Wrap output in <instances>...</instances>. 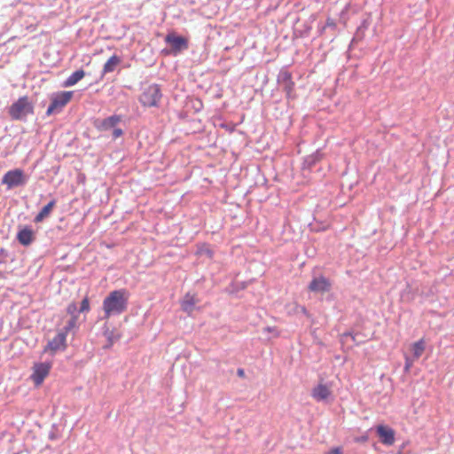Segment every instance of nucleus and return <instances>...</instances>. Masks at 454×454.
Returning <instances> with one entry per match:
<instances>
[{
    "instance_id": "f257e3e1",
    "label": "nucleus",
    "mask_w": 454,
    "mask_h": 454,
    "mask_svg": "<svg viewBox=\"0 0 454 454\" xmlns=\"http://www.w3.org/2000/svg\"><path fill=\"white\" fill-rule=\"evenodd\" d=\"M129 294L126 289L114 290L104 299L102 308L105 318L120 315L128 309Z\"/></svg>"
},
{
    "instance_id": "f03ea898",
    "label": "nucleus",
    "mask_w": 454,
    "mask_h": 454,
    "mask_svg": "<svg viewBox=\"0 0 454 454\" xmlns=\"http://www.w3.org/2000/svg\"><path fill=\"white\" fill-rule=\"evenodd\" d=\"M33 114V106L27 97L20 98L9 108V114L13 120H21Z\"/></svg>"
},
{
    "instance_id": "7ed1b4c3",
    "label": "nucleus",
    "mask_w": 454,
    "mask_h": 454,
    "mask_svg": "<svg viewBox=\"0 0 454 454\" xmlns=\"http://www.w3.org/2000/svg\"><path fill=\"white\" fill-rule=\"evenodd\" d=\"M161 96L160 87L157 84H152L143 91L139 101L145 107L157 106Z\"/></svg>"
},
{
    "instance_id": "20e7f679",
    "label": "nucleus",
    "mask_w": 454,
    "mask_h": 454,
    "mask_svg": "<svg viewBox=\"0 0 454 454\" xmlns=\"http://www.w3.org/2000/svg\"><path fill=\"white\" fill-rule=\"evenodd\" d=\"M73 97L72 91H62L51 98V103L49 106L46 114L48 116L61 111V109L71 100Z\"/></svg>"
},
{
    "instance_id": "39448f33",
    "label": "nucleus",
    "mask_w": 454,
    "mask_h": 454,
    "mask_svg": "<svg viewBox=\"0 0 454 454\" xmlns=\"http://www.w3.org/2000/svg\"><path fill=\"white\" fill-rule=\"evenodd\" d=\"M26 178L22 169L16 168L10 170L4 174L2 179V183L6 184L9 189L22 185L25 184Z\"/></svg>"
},
{
    "instance_id": "423d86ee",
    "label": "nucleus",
    "mask_w": 454,
    "mask_h": 454,
    "mask_svg": "<svg viewBox=\"0 0 454 454\" xmlns=\"http://www.w3.org/2000/svg\"><path fill=\"white\" fill-rule=\"evenodd\" d=\"M380 442L387 446H392L395 441V433L393 428L387 425H378L375 427Z\"/></svg>"
},
{
    "instance_id": "0eeeda50",
    "label": "nucleus",
    "mask_w": 454,
    "mask_h": 454,
    "mask_svg": "<svg viewBox=\"0 0 454 454\" xmlns=\"http://www.w3.org/2000/svg\"><path fill=\"white\" fill-rule=\"evenodd\" d=\"M51 364L50 363H38L33 367L31 379L35 386H40L48 376Z\"/></svg>"
},
{
    "instance_id": "6e6552de",
    "label": "nucleus",
    "mask_w": 454,
    "mask_h": 454,
    "mask_svg": "<svg viewBox=\"0 0 454 454\" xmlns=\"http://www.w3.org/2000/svg\"><path fill=\"white\" fill-rule=\"evenodd\" d=\"M314 399L325 403H331L333 399L331 384L319 383L317 387H314Z\"/></svg>"
},
{
    "instance_id": "1a4fd4ad",
    "label": "nucleus",
    "mask_w": 454,
    "mask_h": 454,
    "mask_svg": "<svg viewBox=\"0 0 454 454\" xmlns=\"http://www.w3.org/2000/svg\"><path fill=\"white\" fill-rule=\"evenodd\" d=\"M66 340V333L60 332L48 342L44 351H51V353H55L59 350H64L67 348Z\"/></svg>"
},
{
    "instance_id": "9d476101",
    "label": "nucleus",
    "mask_w": 454,
    "mask_h": 454,
    "mask_svg": "<svg viewBox=\"0 0 454 454\" xmlns=\"http://www.w3.org/2000/svg\"><path fill=\"white\" fill-rule=\"evenodd\" d=\"M166 43L171 45L175 51H180L188 48V41L183 36L176 35L174 33L168 34L165 38Z\"/></svg>"
},
{
    "instance_id": "9b49d317",
    "label": "nucleus",
    "mask_w": 454,
    "mask_h": 454,
    "mask_svg": "<svg viewBox=\"0 0 454 454\" xmlns=\"http://www.w3.org/2000/svg\"><path fill=\"white\" fill-rule=\"evenodd\" d=\"M278 83L284 90H286L288 96L293 91L294 83L292 81V74L288 71L282 70L279 72L278 75Z\"/></svg>"
},
{
    "instance_id": "f8f14e48",
    "label": "nucleus",
    "mask_w": 454,
    "mask_h": 454,
    "mask_svg": "<svg viewBox=\"0 0 454 454\" xmlns=\"http://www.w3.org/2000/svg\"><path fill=\"white\" fill-rule=\"evenodd\" d=\"M121 121V117L120 115H112L101 121H96L95 127L98 130H108L114 128Z\"/></svg>"
},
{
    "instance_id": "ddd939ff",
    "label": "nucleus",
    "mask_w": 454,
    "mask_h": 454,
    "mask_svg": "<svg viewBox=\"0 0 454 454\" xmlns=\"http://www.w3.org/2000/svg\"><path fill=\"white\" fill-rule=\"evenodd\" d=\"M331 287L332 284L328 278L323 276L314 278V293H328Z\"/></svg>"
},
{
    "instance_id": "4468645a",
    "label": "nucleus",
    "mask_w": 454,
    "mask_h": 454,
    "mask_svg": "<svg viewBox=\"0 0 454 454\" xmlns=\"http://www.w3.org/2000/svg\"><path fill=\"white\" fill-rule=\"evenodd\" d=\"M17 239L23 246H28L34 239V232L30 228H24L18 232Z\"/></svg>"
},
{
    "instance_id": "2eb2a0df",
    "label": "nucleus",
    "mask_w": 454,
    "mask_h": 454,
    "mask_svg": "<svg viewBox=\"0 0 454 454\" xmlns=\"http://www.w3.org/2000/svg\"><path fill=\"white\" fill-rule=\"evenodd\" d=\"M56 205V200H51L47 205H45L41 211L35 215V223H41L43 221L46 217L50 215L51 213L53 207Z\"/></svg>"
},
{
    "instance_id": "dca6fc26",
    "label": "nucleus",
    "mask_w": 454,
    "mask_h": 454,
    "mask_svg": "<svg viewBox=\"0 0 454 454\" xmlns=\"http://www.w3.org/2000/svg\"><path fill=\"white\" fill-rule=\"evenodd\" d=\"M121 59L117 55H113L108 59L103 67V74L112 73L121 64Z\"/></svg>"
},
{
    "instance_id": "f3484780",
    "label": "nucleus",
    "mask_w": 454,
    "mask_h": 454,
    "mask_svg": "<svg viewBox=\"0 0 454 454\" xmlns=\"http://www.w3.org/2000/svg\"><path fill=\"white\" fill-rule=\"evenodd\" d=\"M195 294H186L181 302L182 309L185 312L191 313L193 310L194 305L197 303Z\"/></svg>"
},
{
    "instance_id": "a211bd4d",
    "label": "nucleus",
    "mask_w": 454,
    "mask_h": 454,
    "mask_svg": "<svg viewBox=\"0 0 454 454\" xmlns=\"http://www.w3.org/2000/svg\"><path fill=\"white\" fill-rule=\"evenodd\" d=\"M411 349L412 351V358L418 360L426 349V342L424 339H420L418 341L414 342L411 346Z\"/></svg>"
},
{
    "instance_id": "6ab92c4d",
    "label": "nucleus",
    "mask_w": 454,
    "mask_h": 454,
    "mask_svg": "<svg viewBox=\"0 0 454 454\" xmlns=\"http://www.w3.org/2000/svg\"><path fill=\"white\" fill-rule=\"evenodd\" d=\"M85 76V72L83 70H77L74 72L65 82L64 87H71L76 84L79 81H81Z\"/></svg>"
},
{
    "instance_id": "aec40b11",
    "label": "nucleus",
    "mask_w": 454,
    "mask_h": 454,
    "mask_svg": "<svg viewBox=\"0 0 454 454\" xmlns=\"http://www.w3.org/2000/svg\"><path fill=\"white\" fill-rule=\"evenodd\" d=\"M196 254H197V255H200V256L205 255V256H207V258L212 259V258H213V255H214V252H213V250L209 247V246H208V245H207V244H201V245H200V246L198 247V249H197Z\"/></svg>"
},
{
    "instance_id": "412c9836",
    "label": "nucleus",
    "mask_w": 454,
    "mask_h": 454,
    "mask_svg": "<svg viewBox=\"0 0 454 454\" xmlns=\"http://www.w3.org/2000/svg\"><path fill=\"white\" fill-rule=\"evenodd\" d=\"M90 301H89L88 296H85L83 298V300L82 301L79 311L80 312H88V311H90Z\"/></svg>"
},
{
    "instance_id": "4be33fe9",
    "label": "nucleus",
    "mask_w": 454,
    "mask_h": 454,
    "mask_svg": "<svg viewBox=\"0 0 454 454\" xmlns=\"http://www.w3.org/2000/svg\"><path fill=\"white\" fill-rule=\"evenodd\" d=\"M76 321H77V316L72 317V318L67 323V326H65V328H64L63 333H66V335L71 329H73L75 326Z\"/></svg>"
},
{
    "instance_id": "5701e85b",
    "label": "nucleus",
    "mask_w": 454,
    "mask_h": 454,
    "mask_svg": "<svg viewBox=\"0 0 454 454\" xmlns=\"http://www.w3.org/2000/svg\"><path fill=\"white\" fill-rule=\"evenodd\" d=\"M404 358H405L404 371L406 372H408L411 370V368L412 367L413 363L416 359L410 357L408 356H405Z\"/></svg>"
},
{
    "instance_id": "b1692460",
    "label": "nucleus",
    "mask_w": 454,
    "mask_h": 454,
    "mask_svg": "<svg viewBox=\"0 0 454 454\" xmlns=\"http://www.w3.org/2000/svg\"><path fill=\"white\" fill-rule=\"evenodd\" d=\"M77 307L74 302L70 303L67 308V312L72 317L76 316Z\"/></svg>"
},
{
    "instance_id": "393cba45",
    "label": "nucleus",
    "mask_w": 454,
    "mask_h": 454,
    "mask_svg": "<svg viewBox=\"0 0 454 454\" xmlns=\"http://www.w3.org/2000/svg\"><path fill=\"white\" fill-rule=\"evenodd\" d=\"M264 332L271 333L274 337H278L279 335V333L276 327L268 326V327L264 328Z\"/></svg>"
},
{
    "instance_id": "a878e982",
    "label": "nucleus",
    "mask_w": 454,
    "mask_h": 454,
    "mask_svg": "<svg viewBox=\"0 0 454 454\" xmlns=\"http://www.w3.org/2000/svg\"><path fill=\"white\" fill-rule=\"evenodd\" d=\"M348 338H351L353 341L356 340L355 336L351 333H344L341 334V341L344 342Z\"/></svg>"
},
{
    "instance_id": "bb28decb",
    "label": "nucleus",
    "mask_w": 454,
    "mask_h": 454,
    "mask_svg": "<svg viewBox=\"0 0 454 454\" xmlns=\"http://www.w3.org/2000/svg\"><path fill=\"white\" fill-rule=\"evenodd\" d=\"M325 454H344V452L341 448L337 447V448H333V449L330 450Z\"/></svg>"
},
{
    "instance_id": "cd10ccee",
    "label": "nucleus",
    "mask_w": 454,
    "mask_h": 454,
    "mask_svg": "<svg viewBox=\"0 0 454 454\" xmlns=\"http://www.w3.org/2000/svg\"><path fill=\"white\" fill-rule=\"evenodd\" d=\"M122 134H123V132L121 129H115L113 132L114 138L121 137Z\"/></svg>"
},
{
    "instance_id": "c85d7f7f",
    "label": "nucleus",
    "mask_w": 454,
    "mask_h": 454,
    "mask_svg": "<svg viewBox=\"0 0 454 454\" xmlns=\"http://www.w3.org/2000/svg\"><path fill=\"white\" fill-rule=\"evenodd\" d=\"M323 158V154L320 153L319 152H317V153L315 154L314 153V159H313V161L314 163L317 161V160H319L320 159Z\"/></svg>"
},
{
    "instance_id": "c756f323",
    "label": "nucleus",
    "mask_w": 454,
    "mask_h": 454,
    "mask_svg": "<svg viewBox=\"0 0 454 454\" xmlns=\"http://www.w3.org/2000/svg\"><path fill=\"white\" fill-rule=\"evenodd\" d=\"M327 226H328L327 223H325L322 226L318 227V228L314 225V231H324V230H325L327 228Z\"/></svg>"
},
{
    "instance_id": "7c9ffc66",
    "label": "nucleus",
    "mask_w": 454,
    "mask_h": 454,
    "mask_svg": "<svg viewBox=\"0 0 454 454\" xmlns=\"http://www.w3.org/2000/svg\"><path fill=\"white\" fill-rule=\"evenodd\" d=\"M238 373H239V376H243V375H244V372H243V370H241V369H239V370L238 371Z\"/></svg>"
}]
</instances>
